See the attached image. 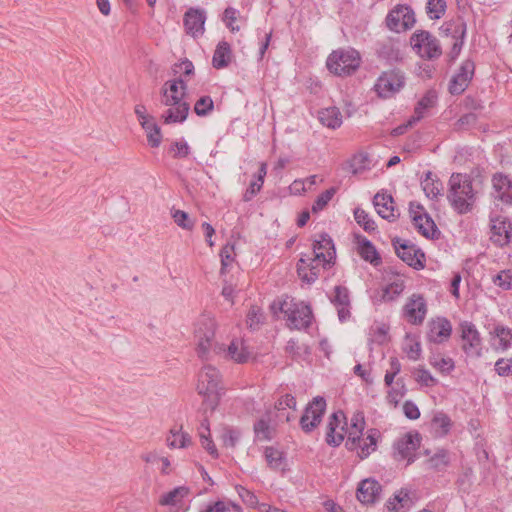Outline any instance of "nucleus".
<instances>
[{"label": "nucleus", "instance_id": "nucleus-1", "mask_svg": "<svg viewBox=\"0 0 512 512\" xmlns=\"http://www.w3.org/2000/svg\"><path fill=\"white\" fill-rule=\"evenodd\" d=\"M187 85L181 77L166 81L161 87V103L169 108L163 113L165 124L182 123L186 120L190 105L184 101Z\"/></svg>", "mask_w": 512, "mask_h": 512}, {"label": "nucleus", "instance_id": "nucleus-2", "mask_svg": "<svg viewBox=\"0 0 512 512\" xmlns=\"http://www.w3.org/2000/svg\"><path fill=\"white\" fill-rule=\"evenodd\" d=\"M447 198L451 206L460 214L471 210L474 190L471 178L466 174L454 173L449 179Z\"/></svg>", "mask_w": 512, "mask_h": 512}, {"label": "nucleus", "instance_id": "nucleus-3", "mask_svg": "<svg viewBox=\"0 0 512 512\" xmlns=\"http://www.w3.org/2000/svg\"><path fill=\"white\" fill-rule=\"evenodd\" d=\"M221 375L212 365H204L198 373L196 390L204 398V402L214 410L222 391Z\"/></svg>", "mask_w": 512, "mask_h": 512}, {"label": "nucleus", "instance_id": "nucleus-4", "mask_svg": "<svg viewBox=\"0 0 512 512\" xmlns=\"http://www.w3.org/2000/svg\"><path fill=\"white\" fill-rule=\"evenodd\" d=\"M216 328L217 322L209 314L200 315L194 324L196 353L203 361L212 358L213 346L216 343L214 342Z\"/></svg>", "mask_w": 512, "mask_h": 512}, {"label": "nucleus", "instance_id": "nucleus-5", "mask_svg": "<svg viewBox=\"0 0 512 512\" xmlns=\"http://www.w3.org/2000/svg\"><path fill=\"white\" fill-rule=\"evenodd\" d=\"M360 63V54L352 48L335 50L326 61L329 71L338 76L353 74L359 68Z\"/></svg>", "mask_w": 512, "mask_h": 512}, {"label": "nucleus", "instance_id": "nucleus-6", "mask_svg": "<svg viewBox=\"0 0 512 512\" xmlns=\"http://www.w3.org/2000/svg\"><path fill=\"white\" fill-rule=\"evenodd\" d=\"M279 310L285 315L290 329H305L311 325L313 314L311 307L303 302L284 300L279 304Z\"/></svg>", "mask_w": 512, "mask_h": 512}, {"label": "nucleus", "instance_id": "nucleus-7", "mask_svg": "<svg viewBox=\"0 0 512 512\" xmlns=\"http://www.w3.org/2000/svg\"><path fill=\"white\" fill-rule=\"evenodd\" d=\"M212 354L236 364H245L253 358V352L242 338H233L228 345L215 343Z\"/></svg>", "mask_w": 512, "mask_h": 512}, {"label": "nucleus", "instance_id": "nucleus-8", "mask_svg": "<svg viewBox=\"0 0 512 512\" xmlns=\"http://www.w3.org/2000/svg\"><path fill=\"white\" fill-rule=\"evenodd\" d=\"M406 83L405 74L399 69L381 73L374 84V91L382 99H389L399 93Z\"/></svg>", "mask_w": 512, "mask_h": 512}, {"label": "nucleus", "instance_id": "nucleus-9", "mask_svg": "<svg viewBox=\"0 0 512 512\" xmlns=\"http://www.w3.org/2000/svg\"><path fill=\"white\" fill-rule=\"evenodd\" d=\"M410 44L415 53L426 60L437 59L442 54L439 40L425 30L414 32L410 37Z\"/></svg>", "mask_w": 512, "mask_h": 512}, {"label": "nucleus", "instance_id": "nucleus-10", "mask_svg": "<svg viewBox=\"0 0 512 512\" xmlns=\"http://www.w3.org/2000/svg\"><path fill=\"white\" fill-rule=\"evenodd\" d=\"M462 350L468 357L478 358L482 355V339L476 326L468 321L460 323Z\"/></svg>", "mask_w": 512, "mask_h": 512}, {"label": "nucleus", "instance_id": "nucleus-11", "mask_svg": "<svg viewBox=\"0 0 512 512\" xmlns=\"http://www.w3.org/2000/svg\"><path fill=\"white\" fill-rule=\"evenodd\" d=\"M333 263L329 258H322L317 254L313 255L312 258H301L297 264V272L303 281L310 284L317 280L321 270L326 269Z\"/></svg>", "mask_w": 512, "mask_h": 512}, {"label": "nucleus", "instance_id": "nucleus-12", "mask_svg": "<svg viewBox=\"0 0 512 512\" xmlns=\"http://www.w3.org/2000/svg\"><path fill=\"white\" fill-rule=\"evenodd\" d=\"M414 11L406 5H397L386 16V26L394 32H402L412 28L415 24Z\"/></svg>", "mask_w": 512, "mask_h": 512}, {"label": "nucleus", "instance_id": "nucleus-13", "mask_svg": "<svg viewBox=\"0 0 512 512\" xmlns=\"http://www.w3.org/2000/svg\"><path fill=\"white\" fill-rule=\"evenodd\" d=\"M409 213L415 228L426 238H434L439 233L433 219L420 204L410 203Z\"/></svg>", "mask_w": 512, "mask_h": 512}, {"label": "nucleus", "instance_id": "nucleus-14", "mask_svg": "<svg viewBox=\"0 0 512 512\" xmlns=\"http://www.w3.org/2000/svg\"><path fill=\"white\" fill-rule=\"evenodd\" d=\"M326 409V401L323 397L317 396L307 405L304 414L300 419V426L306 433L311 432L321 422Z\"/></svg>", "mask_w": 512, "mask_h": 512}, {"label": "nucleus", "instance_id": "nucleus-15", "mask_svg": "<svg viewBox=\"0 0 512 512\" xmlns=\"http://www.w3.org/2000/svg\"><path fill=\"white\" fill-rule=\"evenodd\" d=\"M442 31L445 34L448 43L451 45V50L448 52L449 60L454 61L461 52L466 26L463 22H446L442 26Z\"/></svg>", "mask_w": 512, "mask_h": 512}, {"label": "nucleus", "instance_id": "nucleus-16", "mask_svg": "<svg viewBox=\"0 0 512 512\" xmlns=\"http://www.w3.org/2000/svg\"><path fill=\"white\" fill-rule=\"evenodd\" d=\"M427 314V305L424 297L420 294H412L403 307V316L413 325L423 323Z\"/></svg>", "mask_w": 512, "mask_h": 512}, {"label": "nucleus", "instance_id": "nucleus-17", "mask_svg": "<svg viewBox=\"0 0 512 512\" xmlns=\"http://www.w3.org/2000/svg\"><path fill=\"white\" fill-rule=\"evenodd\" d=\"M397 256L409 266L415 269L424 267V253L417 249L414 245H409L397 239L393 242Z\"/></svg>", "mask_w": 512, "mask_h": 512}, {"label": "nucleus", "instance_id": "nucleus-18", "mask_svg": "<svg viewBox=\"0 0 512 512\" xmlns=\"http://www.w3.org/2000/svg\"><path fill=\"white\" fill-rule=\"evenodd\" d=\"M475 70V64L472 60H465L457 73L452 77L449 85V91L453 95H459L468 87Z\"/></svg>", "mask_w": 512, "mask_h": 512}, {"label": "nucleus", "instance_id": "nucleus-19", "mask_svg": "<svg viewBox=\"0 0 512 512\" xmlns=\"http://www.w3.org/2000/svg\"><path fill=\"white\" fill-rule=\"evenodd\" d=\"M490 222L491 240L499 246L508 244L512 237V225L510 221L504 216L497 215L491 217Z\"/></svg>", "mask_w": 512, "mask_h": 512}, {"label": "nucleus", "instance_id": "nucleus-20", "mask_svg": "<svg viewBox=\"0 0 512 512\" xmlns=\"http://www.w3.org/2000/svg\"><path fill=\"white\" fill-rule=\"evenodd\" d=\"M385 284L382 287V300L393 301L396 299L405 289L404 276L390 271L386 272L384 276Z\"/></svg>", "mask_w": 512, "mask_h": 512}, {"label": "nucleus", "instance_id": "nucleus-21", "mask_svg": "<svg viewBox=\"0 0 512 512\" xmlns=\"http://www.w3.org/2000/svg\"><path fill=\"white\" fill-rule=\"evenodd\" d=\"M421 437L418 433H407L396 444V455L399 459H407L408 464L414 460L415 452L420 446Z\"/></svg>", "mask_w": 512, "mask_h": 512}, {"label": "nucleus", "instance_id": "nucleus-22", "mask_svg": "<svg viewBox=\"0 0 512 512\" xmlns=\"http://www.w3.org/2000/svg\"><path fill=\"white\" fill-rule=\"evenodd\" d=\"M427 338L433 343H443L447 341L452 333L450 321L444 317L432 319L428 324Z\"/></svg>", "mask_w": 512, "mask_h": 512}, {"label": "nucleus", "instance_id": "nucleus-23", "mask_svg": "<svg viewBox=\"0 0 512 512\" xmlns=\"http://www.w3.org/2000/svg\"><path fill=\"white\" fill-rule=\"evenodd\" d=\"M493 196L505 204H512V180L503 173L492 177Z\"/></svg>", "mask_w": 512, "mask_h": 512}, {"label": "nucleus", "instance_id": "nucleus-24", "mask_svg": "<svg viewBox=\"0 0 512 512\" xmlns=\"http://www.w3.org/2000/svg\"><path fill=\"white\" fill-rule=\"evenodd\" d=\"M381 491L382 487L378 481L367 478L360 482L356 496L363 504H373L380 498Z\"/></svg>", "mask_w": 512, "mask_h": 512}, {"label": "nucleus", "instance_id": "nucleus-25", "mask_svg": "<svg viewBox=\"0 0 512 512\" xmlns=\"http://www.w3.org/2000/svg\"><path fill=\"white\" fill-rule=\"evenodd\" d=\"M205 12L200 9L190 8L184 15V27L186 33L198 37L204 33Z\"/></svg>", "mask_w": 512, "mask_h": 512}, {"label": "nucleus", "instance_id": "nucleus-26", "mask_svg": "<svg viewBox=\"0 0 512 512\" xmlns=\"http://www.w3.org/2000/svg\"><path fill=\"white\" fill-rule=\"evenodd\" d=\"M344 419L342 412L333 413L329 419L326 433V441L329 445L339 446L345 438V428L341 426Z\"/></svg>", "mask_w": 512, "mask_h": 512}, {"label": "nucleus", "instance_id": "nucleus-27", "mask_svg": "<svg viewBox=\"0 0 512 512\" xmlns=\"http://www.w3.org/2000/svg\"><path fill=\"white\" fill-rule=\"evenodd\" d=\"M373 204L378 215L383 219L394 221L399 216L398 210L394 207V200L389 194L377 193Z\"/></svg>", "mask_w": 512, "mask_h": 512}, {"label": "nucleus", "instance_id": "nucleus-28", "mask_svg": "<svg viewBox=\"0 0 512 512\" xmlns=\"http://www.w3.org/2000/svg\"><path fill=\"white\" fill-rule=\"evenodd\" d=\"M381 434L377 429H369L366 433V437L361 436V440L357 443L358 456L361 459L367 458L377 449V443Z\"/></svg>", "mask_w": 512, "mask_h": 512}, {"label": "nucleus", "instance_id": "nucleus-29", "mask_svg": "<svg viewBox=\"0 0 512 512\" xmlns=\"http://www.w3.org/2000/svg\"><path fill=\"white\" fill-rule=\"evenodd\" d=\"M331 301L337 307L339 319L341 321L346 320L350 314V298L348 289L343 286H336L334 288V296Z\"/></svg>", "mask_w": 512, "mask_h": 512}, {"label": "nucleus", "instance_id": "nucleus-30", "mask_svg": "<svg viewBox=\"0 0 512 512\" xmlns=\"http://www.w3.org/2000/svg\"><path fill=\"white\" fill-rule=\"evenodd\" d=\"M264 457L270 469L282 473L287 470V460L283 451L273 446H268L264 450Z\"/></svg>", "mask_w": 512, "mask_h": 512}, {"label": "nucleus", "instance_id": "nucleus-31", "mask_svg": "<svg viewBox=\"0 0 512 512\" xmlns=\"http://www.w3.org/2000/svg\"><path fill=\"white\" fill-rule=\"evenodd\" d=\"M436 101L437 95L434 91L426 92L415 106L414 115L409 119L407 126H412L414 123L421 120L424 117L426 110L434 107Z\"/></svg>", "mask_w": 512, "mask_h": 512}, {"label": "nucleus", "instance_id": "nucleus-32", "mask_svg": "<svg viewBox=\"0 0 512 512\" xmlns=\"http://www.w3.org/2000/svg\"><path fill=\"white\" fill-rule=\"evenodd\" d=\"M321 256L322 258H329V260H334L335 258V248L332 239L328 234H320L319 238L314 241L313 244V255Z\"/></svg>", "mask_w": 512, "mask_h": 512}, {"label": "nucleus", "instance_id": "nucleus-33", "mask_svg": "<svg viewBox=\"0 0 512 512\" xmlns=\"http://www.w3.org/2000/svg\"><path fill=\"white\" fill-rule=\"evenodd\" d=\"M492 335V346L496 350L505 351L512 344V331L511 329L498 325L494 328Z\"/></svg>", "mask_w": 512, "mask_h": 512}, {"label": "nucleus", "instance_id": "nucleus-34", "mask_svg": "<svg viewBox=\"0 0 512 512\" xmlns=\"http://www.w3.org/2000/svg\"><path fill=\"white\" fill-rule=\"evenodd\" d=\"M232 59V51L228 42L221 41L217 45L212 58V65L216 69H223L229 65Z\"/></svg>", "mask_w": 512, "mask_h": 512}, {"label": "nucleus", "instance_id": "nucleus-35", "mask_svg": "<svg viewBox=\"0 0 512 512\" xmlns=\"http://www.w3.org/2000/svg\"><path fill=\"white\" fill-rule=\"evenodd\" d=\"M274 408L278 412L276 414V418L279 422H289L291 420V415L289 412H286V410H296V399L291 394H285L275 403Z\"/></svg>", "mask_w": 512, "mask_h": 512}, {"label": "nucleus", "instance_id": "nucleus-36", "mask_svg": "<svg viewBox=\"0 0 512 512\" xmlns=\"http://www.w3.org/2000/svg\"><path fill=\"white\" fill-rule=\"evenodd\" d=\"M192 439L190 435L182 430V427L174 426L170 429L167 437V445L170 448H186L190 446Z\"/></svg>", "mask_w": 512, "mask_h": 512}, {"label": "nucleus", "instance_id": "nucleus-37", "mask_svg": "<svg viewBox=\"0 0 512 512\" xmlns=\"http://www.w3.org/2000/svg\"><path fill=\"white\" fill-rule=\"evenodd\" d=\"M319 121L328 128H338L342 124V115L337 107H328L319 111Z\"/></svg>", "mask_w": 512, "mask_h": 512}, {"label": "nucleus", "instance_id": "nucleus-38", "mask_svg": "<svg viewBox=\"0 0 512 512\" xmlns=\"http://www.w3.org/2000/svg\"><path fill=\"white\" fill-rule=\"evenodd\" d=\"M189 493V489L184 486L176 487L168 493L163 494L159 499L161 506H175L180 503Z\"/></svg>", "mask_w": 512, "mask_h": 512}, {"label": "nucleus", "instance_id": "nucleus-39", "mask_svg": "<svg viewBox=\"0 0 512 512\" xmlns=\"http://www.w3.org/2000/svg\"><path fill=\"white\" fill-rule=\"evenodd\" d=\"M358 253L365 261L370 262L374 266L381 263V258L376 248L370 241L365 238L362 239V241H359Z\"/></svg>", "mask_w": 512, "mask_h": 512}, {"label": "nucleus", "instance_id": "nucleus-40", "mask_svg": "<svg viewBox=\"0 0 512 512\" xmlns=\"http://www.w3.org/2000/svg\"><path fill=\"white\" fill-rule=\"evenodd\" d=\"M141 126L146 132L148 144L153 148L159 147L162 141V134L154 118H151L147 122L144 121Z\"/></svg>", "mask_w": 512, "mask_h": 512}, {"label": "nucleus", "instance_id": "nucleus-41", "mask_svg": "<svg viewBox=\"0 0 512 512\" xmlns=\"http://www.w3.org/2000/svg\"><path fill=\"white\" fill-rule=\"evenodd\" d=\"M424 193L429 198H436L443 190L442 183L433 177L431 172H427L425 178L421 182Z\"/></svg>", "mask_w": 512, "mask_h": 512}, {"label": "nucleus", "instance_id": "nucleus-42", "mask_svg": "<svg viewBox=\"0 0 512 512\" xmlns=\"http://www.w3.org/2000/svg\"><path fill=\"white\" fill-rule=\"evenodd\" d=\"M411 499L407 492L400 491L386 503L388 512H398L401 509H408L411 506Z\"/></svg>", "mask_w": 512, "mask_h": 512}, {"label": "nucleus", "instance_id": "nucleus-43", "mask_svg": "<svg viewBox=\"0 0 512 512\" xmlns=\"http://www.w3.org/2000/svg\"><path fill=\"white\" fill-rule=\"evenodd\" d=\"M270 418H261L254 424V433L258 440L269 441L274 437V427L269 424Z\"/></svg>", "mask_w": 512, "mask_h": 512}, {"label": "nucleus", "instance_id": "nucleus-44", "mask_svg": "<svg viewBox=\"0 0 512 512\" xmlns=\"http://www.w3.org/2000/svg\"><path fill=\"white\" fill-rule=\"evenodd\" d=\"M430 365L442 374H449L455 368V363L452 358L444 357L441 354H436L430 357Z\"/></svg>", "mask_w": 512, "mask_h": 512}, {"label": "nucleus", "instance_id": "nucleus-45", "mask_svg": "<svg viewBox=\"0 0 512 512\" xmlns=\"http://www.w3.org/2000/svg\"><path fill=\"white\" fill-rule=\"evenodd\" d=\"M431 426L435 435L441 437L449 432L451 428V420L446 414L440 412L434 415Z\"/></svg>", "mask_w": 512, "mask_h": 512}, {"label": "nucleus", "instance_id": "nucleus-46", "mask_svg": "<svg viewBox=\"0 0 512 512\" xmlns=\"http://www.w3.org/2000/svg\"><path fill=\"white\" fill-rule=\"evenodd\" d=\"M370 164L368 155L365 153L355 154L349 161L348 166L353 174H358L368 169Z\"/></svg>", "mask_w": 512, "mask_h": 512}, {"label": "nucleus", "instance_id": "nucleus-47", "mask_svg": "<svg viewBox=\"0 0 512 512\" xmlns=\"http://www.w3.org/2000/svg\"><path fill=\"white\" fill-rule=\"evenodd\" d=\"M354 218L365 231L371 232L376 229L375 222L370 218L369 214L365 210L356 208L354 210Z\"/></svg>", "mask_w": 512, "mask_h": 512}, {"label": "nucleus", "instance_id": "nucleus-48", "mask_svg": "<svg viewBox=\"0 0 512 512\" xmlns=\"http://www.w3.org/2000/svg\"><path fill=\"white\" fill-rule=\"evenodd\" d=\"M414 379L422 386L432 387L435 386L438 381L432 374L425 368H416L413 372Z\"/></svg>", "mask_w": 512, "mask_h": 512}, {"label": "nucleus", "instance_id": "nucleus-49", "mask_svg": "<svg viewBox=\"0 0 512 512\" xmlns=\"http://www.w3.org/2000/svg\"><path fill=\"white\" fill-rule=\"evenodd\" d=\"M426 9L430 19H440L445 14L446 2L444 0H429Z\"/></svg>", "mask_w": 512, "mask_h": 512}, {"label": "nucleus", "instance_id": "nucleus-50", "mask_svg": "<svg viewBox=\"0 0 512 512\" xmlns=\"http://www.w3.org/2000/svg\"><path fill=\"white\" fill-rule=\"evenodd\" d=\"M364 428L355 427L350 425V427L345 430V435H347L346 447L347 449L354 451L357 449V443L361 440V436L363 435Z\"/></svg>", "mask_w": 512, "mask_h": 512}, {"label": "nucleus", "instance_id": "nucleus-51", "mask_svg": "<svg viewBox=\"0 0 512 512\" xmlns=\"http://www.w3.org/2000/svg\"><path fill=\"white\" fill-rule=\"evenodd\" d=\"M214 108L213 100L210 96H202L194 105V112L198 116L208 115Z\"/></svg>", "mask_w": 512, "mask_h": 512}, {"label": "nucleus", "instance_id": "nucleus-52", "mask_svg": "<svg viewBox=\"0 0 512 512\" xmlns=\"http://www.w3.org/2000/svg\"><path fill=\"white\" fill-rule=\"evenodd\" d=\"M169 153L171 156L175 159L185 158L190 153V147L187 144V142L181 140V141H174L172 142Z\"/></svg>", "mask_w": 512, "mask_h": 512}, {"label": "nucleus", "instance_id": "nucleus-53", "mask_svg": "<svg viewBox=\"0 0 512 512\" xmlns=\"http://www.w3.org/2000/svg\"><path fill=\"white\" fill-rule=\"evenodd\" d=\"M234 246L233 245H225L221 251H220V257H221V273L224 274L227 270V268L231 265V263L234 261Z\"/></svg>", "mask_w": 512, "mask_h": 512}, {"label": "nucleus", "instance_id": "nucleus-54", "mask_svg": "<svg viewBox=\"0 0 512 512\" xmlns=\"http://www.w3.org/2000/svg\"><path fill=\"white\" fill-rule=\"evenodd\" d=\"M494 284L505 290L512 289V270H503L493 278Z\"/></svg>", "mask_w": 512, "mask_h": 512}, {"label": "nucleus", "instance_id": "nucleus-55", "mask_svg": "<svg viewBox=\"0 0 512 512\" xmlns=\"http://www.w3.org/2000/svg\"><path fill=\"white\" fill-rule=\"evenodd\" d=\"M239 19V12L235 8L228 7L225 9L223 14V21L225 22L226 26L232 31V32H238L240 30L239 26H235L234 23Z\"/></svg>", "mask_w": 512, "mask_h": 512}, {"label": "nucleus", "instance_id": "nucleus-56", "mask_svg": "<svg viewBox=\"0 0 512 512\" xmlns=\"http://www.w3.org/2000/svg\"><path fill=\"white\" fill-rule=\"evenodd\" d=\"M448 463L449 457L447 452L445 451L436 453L428 460L429 467L438 471L444 469L448 465Z\"/></svg>", "mask_w": 512, "mask_h": 512}, {"label": "nucleus", "instance_id": "nucleus-57", "mask_svg": "<svg viewBox=\"0 0 512 512\" xmlns=\"http://www.w3.org/2000/svg\"><path fill=\"white\" fill-rule=\"evenodd\" d=\"M335 193H336L335 188L327 189L326 191L321 193L315 200V202L312 206V211L313 212L321 211L329 203V201L332 199V197L334 196Z\"/></svg>", "mask_w": 512, "mask_h": 512}, {"label": "nucleus", "instance_id": "nucleus-58", "mask_svg": "<svg viewBox=\"0 0 512 512\" xmlns=\"http://www.w3.org/2000/svg\"><path fill=\"white\" fill-rule=\"evenodd\" d=\"M172 218L179 227L186 230H192L193 222L190 220L189 215L186 212L182 210H174L172 212Z\"/></svg>", "mask_w": 512, "mask_h": 512}, {"label": "nucleus", "instance_id": "nucleus-59", "mask_svg": "<svg viewBox=\"0 0 512 512\" xmlns=\"http://www.w3.org/2000/svg\"><path fill=\"white\" fill-rule=\"evenodd\" d=\"M263 321V314L261 309L257 306H252L247 314V325L251 329H255Z\"/></svg>", "mask_w": 512, "mask_h": 512}, {"label": "nucleus", "instance_id": "nucleus-60", "mask_svg": "<svg viewBox=\"0 0 512 512\" xmlns=\"http://www.w3.org/2000/svg\"><path fill=\"white\" fill-rule=\"evenodd\" d=\"M240 433L231 428H225L222 432V441L225 447L234 448L239 440Z\"/></svg>", "mask_w": 512, "mask_h": 512}, {"label": "nucleus", "instance_id": "nucleus-61", "mask_svg": "<svg viewBox=\"0 0 512 512\" xmlns=\"http://www.w3.org/2000/svg\"><path fill=\"white\" fill-rule=\"evenodd\" d=\"M236 490L238 495L246 505L250 507H255L258 504L257 497L250 490L246 489L243 486H236Z\"/></svg>", "mask_w": 512, "mask_h": 512}, {"label": "nucleus", "instance_id": "nucleus-62", "mask_svg": "<svg viewBox=\"0 0 512 512\" xmlns=\"http://www.w3.org/2000/svg\"><path fill=\"white\" fill-rule=\"evenodd\" d=\"M172 71L175 75L182 71L184 76H191L194 73V65L190 60L185 59L180 63H175L172 66Z\"/></svg>", "mask_w": 512, "mask_h": 512}, {"label": "nucleus", "instance_id": "nucleus-63", "mask_svg": "<svg viewBox=\"0 0 512 512\" xmlns=\"http://www.w3.org/2000/svg\"><path fill=\"white\" fill-rule=\"evenodd\" d=\"M495 371L499 376L512 375V359L501 358L495 363Z\"/></svg>", "mask_w": 512, "mask_h": 512}, {"label": "nucleus", "instance_id": "nucleus-64", "mask_svg": "<svg viewBox=\"0 0 512 512\" xmlns=\"http://www.w3.org/2000/svg\"><path fill=\"white\" fill-rule=\"evenodd\" d=\"M263 183L264 182L259 181L256 178L254 180H252L249 187L246 189V191L243 194V201H245V202L251 201L254 198V196L258 192H260V190L262 189Z\"/></svg>", "mask_w": 512, "mask_h": 512}]
</instances>
